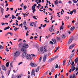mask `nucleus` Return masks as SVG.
<instances>
[{"label": "nucleus", "instance_id": "f257e3e1", "mask_svg": "<svg viewBox=\"0 0 78 78\" xmlns=\"http://www.w3.org/2000/svg\"><path fill=\"white\" fill-rule=\"evenodd\" d=\"M78 71L76 73H74L73 75H70L69 76V78H76V76L75 75H76V76L78 75Z\"/></svg>", "mask_w": 78, "mask_h": 78}, {"label": "nucleus", "instance_id": "f03ea898", "mask_svg": "<svg viewBox=\"0 0 78 78\" xmlns=\"http://www.w3.org/2000/svg\"><path fill=\"white\" fill-rule=\"evenodd\" d=\"M73 55H74V54H73L70 55L69 56L70 59L69 62H68V65L69 66L71 64V62H72V59L73 56Z\"/></svg>", "mask_w": 78, "mask_h": 78}, {"label": "nucleus", "instance_id": "7ed1b4c3", "mask_svg": "<svg viewBox=\"0 0 78 78\" xmlns=\"http://www.w3.org/2000/svg\"><path fill=\"white\" fill-rule=\"evenodd\" d=\"M19 55H20V52L19 51H16L14 54V56L15 57H18Z\"/></svg>", "mask_w": 78, "mask_h": 78}, {"label": "nucleus", "instance_id": "20e7f679", "mask_svg": "<svg viewBox=\"0 0 78 78\" xmlns=\"http://www.w3.org/2000/svg\"><path fill=\"white\" fill-rule=\"evenodd\" d=\"M21 51H22V52H27V49L25 48L24 47H23V46L22 47V48L21 49Z\"/></svg>", "mask_w": 78, "mask_h": 78}, {"label": "nucleus", "instance_id": "39448f33", "mask_svg": "<svg viewBox=\"0 0 78 78\" xmlns=\"http://www.w3.org/2000/svg\"><path fill=\"white\" fill-rule=\"evenodd\" d=\"M36 71H35V70H34V69H32L31 73V76H33V75H34V76H35V72Z\"/></svg>", "mask_w": 78, "mask_h": 78}, {"label": "nucleus", "instance_id": "423d86ee", "mask_svg": "<svg viewBox=\"0 0 78 78\" xmlns=\"http://www.w3.org/2000/svg\"><path fill=\"white\" fill-rule=\"evenodd\" d=\"M23 47L27 49V48H28L29 46L28 45V44H24Z\"/></svg>", "mask_w": 78, "mask_h": 78}, {"label": "nucleus", "instance_id": "0eeeda50", "mask_svg": "<svg viewBox=\"0 0 78 78\" xmlns=\"http://www.w3.org/2000/svg\"><path fill=\"white\" fill-rule=\"evenodd\" d=\"M75 45H76V44H71L69 47V49H72V48H73V47H75Z\"/></svg>", "mask_w": 78, "mask_h": 78}, {"label": "nucleus", "instance_id": "6e6552de", "mask_svg": "<svg viewBox=\"0 0 78 78\" xmlns=\"http://www.w3.org/2000/svg\"><path fill=\"white\" fill-rule=\"evenodd\" d=\"M27 59H33V57H31V55H27Z\"/></svg>", "mask_w": 78, "mask_h": 78}, {"label": "nucleus", "instance_id": "1a4fd4ad", "mask_svg": "<svg viewBox=\"0 0 78 78\" xmlns=\"http://www.w3.org/2000/svg\"><path fill=\"white\" fill-rule=\"evenodd\" d=\"M47 55H44L43 57V61L44 62H45L46 61V59H47Z\"/></svg>", "mask_w": 78, "mask_h": 78}, {"label": "nucleus", "instance_id": "9d476101", "mask_svg": "<svg viewBox=\"0 0 78 78\" xmlns=\"http://www.w3.org/2000/svg\"><path fill=\"white\" fill-rule=\"evenodd\" d=\"M30 65L31 67H36L37 66V65L35 64V63H30Z\"/></svg>", "mask_w": 78, "mask_h": 78}, {"label": "nucleus", "instance_id": "9b49d317", "mask_svg": "<svg viewBox=\"0 0 78 78\" xmlns=\"http://www.w3.org/2000/svg\"><path fill=\"white\" fill-rule=\"evenodd\" d=\"M38 51H41V52H42L44 51V48L42 47H41L40 48V50L38 49Z\"/></svg>", "mask_w": 78, "mask_h": 78}, {"label": "nucleus", "instance_id": "f8f14e48", "mask_svg": "<svg viewBox=\"0 0 78 78\" xmlns=\"http://www.w3.org/2000/svg\"><path fill=\"white\" fill-rule=\"evenodd\" d=\"M71 68L72 69V71L73 72V71H74V70H75V69H76V68H75V66H71Z\"/></svg>", "mask_w": 78, "mask_h": 78}, {"label": "nucleus", "instance_id": "ddd939ff", "mask_svg": "<svg viewBox=\"0 0 78 78\" xmlns=\"http://www.w3.org/2000/svg\"><path fill=\"white\" fill-rule=\"evenodd\" d=\"M37 5H36V4H34V5H33L32 7V10H33V9H35V8H36V7L35 6H37Z\"/></svg>", "mask_w": 78, "mask_h": 78}, {"label": "nucleus", "instance_id": "4468645a", "mask_svg": "<svg viewBox=\"0 0 78 78\" xmlns=\"http://www.w3.org/2000/svg\"><path fill=\"white\" fill-rule=\"evenodd\" d=\"M2 69L3 70H6V67L4 66V65L2 66Z\"/></svg>", "mask_w": 78, "mask_h": 78}, {"label": "nucleus", "instance_id": "2eb2a0df", "mask_svg": "<svg viewBox=\"0 0 78 78\" xmlns=\"http://www.w3.org/2000/svg\"><path fill=\"white\" fill-rule=\"evenodd\" d=\"M23 55L24 56H28V54L26 52H24L23 53Z\"/></svg>", "mask_w": 78, "mask_h": 78}, {"label": "nucleus", "instance_id": "dca6fc26", "mask_svg": "<svg viewBox=\"0 0 78 78\" xmlns=\"http://www.w3.org/2000/svg\"><path fill=\"white\" fill-rule=\"evenodd\" d=\"M49 31L50 32H52L54 31V29H53V27H50L49 28Z\"/></svg>", "mask_w": 78, "mask_h": 78}, {"label": "nucleus", "instance_id": "f3484780", "mask_svg": "<svg viewBox=\"0 0 78 78\" xmlns=\"http://www.w3.org/2000/svg\"><path fill=\"white\" fill-rule=\"evenodd\" d=\"M9 63L8 62L6 63L5 64V66L6 67H9Z\"/></svg>", "mask_w": 78, "mask_h": 78}, {"label": "nucleus", "instance_id": "a211bd4d", "mask_svg": "<svg viewBox=\"0 0 78 78\" xmlns=\"http://www.w3.org/2000/svg\"><path fill=\"white\" fill-rule=\"evenodd\" d=\"M1 12L2 13V14H3L4 12V9H3V8H1Z\"/></svg>", "mask_w": 78, "mask_h": 78}, {"label": "nucleus", "instance_id": "6ab92c4d", "mask_svg": "<svg viewBox=\"0 0 78 78\" xmlns=\"http://www.w3.org/2000/svg\"><path fill=\"white\" fill-rule=\"evenodd\" d=\"M72 41H73V39H70L69 40V41L68 42V44H70L72 43Z\"/></svg>", "mask_w": 78, "mask_h": 78}, {"label": "nucleus", "instance_id": "aec40b11", "mask_svg": "<svg viewBox=\"0 0 78 78\" xmlns=\"http://www.w3.org/2000/svg\"><path fill=\"white\" fill-rule=\"evenodd\" d=\"M75 30V27H71L70 28V30L71 31H73Z\"/></svg>", "mask_w": 78, "mask_h": 78}, {"label": "nucleus", "instance_id": "412c9836", "mask_svg": "<svg viewBox=\"0 0 78 78\" xmlns=\"http://www.w3.org/2000/svg\"><path fill=\"white\" fill-rule=\"evenodd\" d=\"M78 61V57L77 58H76L74 62L75 63H77Z\"/></svg>", "mask_w": 78, "mask_h": 78}, {"label": "nucleus", "instance_id": "4be33fe9", "mask_svg": "<svg viewBox=\"0 0 78 78\" xmlns=\"http://www.w3.org/2000/svg\"><path fill=\"white\" fill-rule=\"evenodd\" d=\"M54 60V58H51L49 60V62H51V61H53Z\"/></svg>", "mask_w": 78, "mask_h": 78}, {"label": "nucleus", "instance_id": "5701e85b", "mask_svg": "<svg viewBox=\"0 0 78 78\" xmlns=\"http://www.w3.org/2000/svg\"><path fill=\"white\" fill-rule=\"evenodd\" d=\"M62 37L63 38V39H64L66 38V35L64 34H62Z\"/></svg>", "mask_w": 78, "mask_h": 78}, {"label": "nucleus", "instance_id": "b1692460", "mask_svg": "<svg viewBox=\"0 0 78 78\" xmlns=\"http://www.w3.org/2000/svg\"><path fill=\"white\" fill-rule=\"evenodd\" d=\"M59 47H58L56 48L55 50L54 51V52H56L58 50H59Z\"/></svg>", "mask_w": 78, "mask_h": 78}, {"label": "nucleus", "instance_id": "393cba45", "mask_svg": "<svg viewBox=\"0 0 78 78\" xmlns=\"http://www.w3.org/2000/svg\"><path fill=\"white\" fill-rule=\"evenodd\" d=\"M10 28V27H5L4 28V30H8V29H9Z\"/></svg>", "mask_w": 78, "mask_h": 78}, {"label": "nucleus", "instance_id": "a878e982", "mask_svg": "<svg viewBox=\"0 0 78 78\" xmlns=\"http://www.w3.org/2000/svg\"><path fill=\"white\" fill-rule=\"evenodd\" d=\"M66 60H64L63 62V66H64L65 65V64H66Z\"/></svg>", "mask_w": 78, "mask_h": 78}, {"label": "nucleus", "instance_id": "bb28decb", "mask_svg": "<svg viewBox=\"0 0 78 78\" xmlns=\"http://www.w3.org/2000/svg\"><path fill=\"white\" fill-rule=\"evenodd\" d=\"M40 68V67L39 66H38L36 70V72H38V71H39V68Z\"/></svg>", "mask_w": 78, "mask_h": 78}, {"label": "nucleus", "instance_id": "cd10ccee", "mask_svg": "<svg viewBox=\"0 0 78 78\" xmlns=\"http://www.w3.org/2000/svg\"><path fill=\"white\" fill-rule=\"evenodd\" d=\"M33 25H34V23L33 22L30 23V26H33Z\"/></svg>", "mask_w": 78, "mask_h": 78}, {"label": "nucleus", "instance_id": "c85d7f7f", "mask_svg": "<svg viewBox=\"0 0 78 78\" xmlns=\"http://www.w3.org/2000/svg\"><path fill=\"white\" fill-rule=\"evenodd\" d=\"M4 48L3 46L2 45H0V49H3Z\"/></svg>", "mask_w": 78, "mask_h": 78}, {"label": "nucleus", "instance_id": "c756f323", "mask_svg": "<svg viewBox=\"0 0 78 78\" xmlns=\"http://www.w3.org/2000/svg\"><path fill=\"white\" fill-rule=\"evenodd\" d=\"M52 41H53L54 42V44H55V43H56V40H55V39H53L52 40Z\"/></svg>", "mask_w": 78, "mask_h": 78}, {"label": "nucleus", "instance_id": "7c9ffc66", "mask_svg": "<svg viewBox=\"0 0 78 78\" xmlns=\"http://www.w3.org/2000/svg\"><path fill=\"white\" fill-rule=\"evenodd\" d=\"M40 6H41V4H38V6H37V8H39L38 9H39V7H40Z\"/></svg>", "mask_w": 78, "mask_h": 78}, {"label": "nucleus", "instance_id": "2f4dec72", "mask_svg": "<svg viewBox=\"0 0 78 78\" xmlns=\"http://www.w3.org/2000/svg\"><path fill=\"white\" fill-rule=\"evenodd\" d=\"M8 34H9L11 36H12L13 35V34L11 32H8Z\"/></svg>", "mask_w": 78, "mask_h": 78}, {"label": "nucleus", "instance_id": "473e14b6", "mask_svg": "<svg viewBox=\"0 0 78 78\" xmlns=\"http://www.w3.org/2000/svg\"><path fill=\"white\" fill-rule=\"evenodd\" d=\"M26 23H27V21H24L23 22V25H24V26H25L26 25Z\"/></svg>", "mask_w": 78, "mask_h": 78}, {"label": "nucleus", "instance_id": "72a5a7b5", "mask_svg": "<svg viewBox=\"0 0 78 78\" xmlns=\"http://www.w3.org/2000/svg\"><path fill=\"white\" fill-rule=\"evenodd\" d=\"M41 60H42V56H41V57H40V58L39 60V62H41Z\"/></svg>", "mask_w": 78, "mask_h": 78}, {"label": "nucleus", "instance_id": "f704fd0d", "mask_svg": "<svg viewBox=\"0 0 78 78\" xmlns=\"http://www.w3.org/2000/svg\"><path fill=\"white\" fill-rule=\"evenodd\" d=\"M76 10L74 9L73 10V12H74V13L75 14V13H76Z\"/></svg>", "mask_w": 78, "mask_h": 78}, {"label": "nucleus", "instance_id": "c9c22d12", "mask_svg": "<svg viewBox=\"0 0 78 78\" xmlns=\"http://www.w3.org/2000/svg\"><path fill=\"white\" fill-rule=\"evenodd\" d=\"M73 2L74 3H77V1L75 0H72Z\"/></svg>", "mask_w": 78, "mask_h": 78}, {"label": "nucleus", "instance_id": "e433bc0d", "mask_svg": "<svg viewBox=\"0 0 78 78\" xmlns=\"http://www.w3.org/2000/svg\"><path fill=\"white\" fill-rule=\"evenodd\" d=\"M12 18L13 19H14V18H15V16H14V15H12Z\"/></svg>", "mask_w": 78, "mask_h": 78}, {"label": "nucleus", "instance_id": "4c0bfd02", "mask_svg": "<svg viewBox=\"0 0 78 78\" xmlns=\"http://www.w3.org/2000/svg\"><path fill=\"white\" fill-rule=\"evenodd\" d=\"M54 2H55L54 3L55 5H58V2L55 1Z\"/></svg>", "mask_w": 78, "mask_h": 78}, {"label": "nucleus", "instance_id": "58836bf2", "mask_svg": "<svg viewBox=\"0 0 78 78\" xmlns=\"http://www.w3.org/2000/svg\"><path fill=\"white\" fill-rule=\"evenodd\" d=\"M10 66L11 67H12V62H11V63H10Z\"/></svg>", "mask_w": 78, "mask_h": 78}, {"label": "nucleus", "instance_id": "ea45409f", "mask_svg": "<svg viewBox=\"0 0 78 78\" xmlns=\"http://www.w3.org/2000/svg\"><path fill=\"white\" fill-rule=\"evenodd\" d=\"M23 27H25V30H27V29H28V27H26V26H23Z\"/></svg>", "mask_w": 78, "mask_h": 78}, {"label": "nucleus", "instance_id": "a19ab883", "mask_svg": "<svg viewBox=\"0 0 78 78\" xmlns=\"http://www.w3.org/2000/svg\"><path fill=\"white\" fill-rule=\"evenodd\" d=\"M49 43H50V44H51L52 45H53L54 44L53 42L51 41H50L49 42Z\"/></svg>", "mask_w": 78, "mask_h": 78}, {"label": "nucleus", "instance_id": "79ce46f5", "mask_svg": "<svg viewBox=\"0 0 78 78\" xmlns=\"http://www.w3.org/2000/svg\"><path fill=\"white\" fill-rule=\"evenodd\" d=\"M31 57H32V58L34 57L35 56V55H34V54H31Z\"/></svg>", "mask_w": 78, "mask_h": 78}, {"label": "nucleus", "instance_id": "37998d69", "mask_svg": "<svg viewBox=\"0 0 78 78\" xmlns=\"http://www.w3.org/2000/svg\"><path fill=\"white\" fill-rule=\"evenodd\" d=\"M63 28H64V27H63L61 26L60 27V30H63Z\"/></svg>", "mask_w": 78, "mask_h": 78}, {"label": "nucleus", "instance_id": "c03bdc74", "mask_svg": "<svg viewBox=\"0 0 78 78\" xmlns=\"http://www.w3.org/2000/svg\"><path fill=\"white\" fill-rule=\"evenodd\" d=\"M57 40H58V41H59L60 40V37H57Z\"/></svg>", "mask_w": 78, "mask_h": 78}, {"label": "nucleus", "instance_id": "a18cd8bd", "mask_svg": "<svg viewBox=\"0 0 78 78\" xmlns=\"http://www.w3.org/2000/svg\"><path fill=\"white\" fill-rule=\"evenodd\" d=\"M18 20H20V19H21V17L20 16H18Z\"/></svg>", "mask_w": 78, "mask_h": 78}, {"label": "nucleus", "instance_id": "49530a36", "mask_svg": "<svg viewBox=\"0 0 78 78\" xmlns=\"http://www.w3.org/2000/svg\"><path fill=\"white\" fill-rule=\"evenodd\" d=\"M22 43H20L19 44V46L20 47L22 46Z\"/></svg>", "mask_w": 78, "mask_h": 78}, {"label": "nucleus", "instance_id": "de8ad7c7", "mask_svg": "<svg viewBox=\"0 0 78 78\" xmlns=\"http://www.w3.org/2000/svg\"><path fill=\"white\" fill-rule=\"evenodd\" d=\"M22 63H23V62H20L19 64H18V65L19 66V65H20V64H22Z\"/></svg>", "mask_w": 78, "mask_h": 78}, {"label": "nucleus", "instance_id": "09e8293b", "mask_svg": "<svg viewBox=\"0 0 78 78\" xmlns=\"http://www.w3.org/2000/svg\"><path fill=\"white\" fill-rule=\"evenodd\" d=\"M17 78H21V75H20L17 76Z\"/></svg>", "mask_w": 78, "mask_h": 78}, {"label": "nucleus", "instance_id": "8fccbe9b", "mask_svg": "<svg viewBox=\"0 0 78 78\" xmlns=\"http://www.w3.org/2000/svg\"><path fill=\"white\" fill-rule=\"evenodd\" d=\"M72 14H73V11H71L70 12V14L71 15H72Z\"/></svg>", "mask_w": 78, "mask_h": 78}, {"label": "nucleus", "instance_id": "3c124183", "mask_svg": "<svg viewBox=\"0 0 78 78\" xmlns=\"http://www.w3.org/2000/svg\"><path fill=\"white\" fill-rule=\"evenodd\" d=\"M35 11H36V9H33V13H34V12H35Z\"/></svg>", "mask_w": 78, "mask_h": 78}, {"label": "nucleus", "instance_id": "603ef678", "mask_svg": "<svg viewBox=\"0 0 78 78\" xmlns=\"http://www.w3.org/2000/svg\"><path fill=\"white\" fill-rule=\"evenodd\" d=\"M57 76H58V74H56V75L55 76V78H57Z\"/></svg>", "mask_w": 78, "mask_h": 78}, {"label": "nucleus", "instance_id": "864d4df0", "mask_svg": "<svg viewBox=\"0 0 78 78\" xmlns=\"http://www.w3.org/2000/svg\"><path fill=\"white\" fill-rule=\"evenodd\" d=\"M34 19H36V20H37V18L36 17V16H34L33 17Z\"/></svg>", "mask_w": 78, "mask_h": 78}, {"label": "nucleus", "instance_id": "5fc2aeb1", "mask_svg": "<svg viewBox=\"0 0 78 78\" xmlns=\"http://www.w3.org/2000/svg\"><path fill=\"white\" fill-rule=\"evenodd\" d=\"M58 64H56L55 66V68H58Z\"/></svg>", "mask_w": 78, "mask_h": 78}, {"label": "nucleus", "instance_id": "6e6d98bb", "mask_svg": "<svg viewBox=\"0 0 78 78\" xmlns=\"http://www.w3.org/2000/svg\"><path fill=\"white\" fill-rule=\"evenodd\" d=\"M73 64H74V62H72L71 64V65H72V66H73Z\"/></svg>", "mask_w": 78, "mask_h": 78}, {"label": "nucleus", "instance_id": "4d7b16f0", "mask_svg": "<svg viewBox=\"0 0 78 78\" xmlns=\"http://www.w3.org/2000/svg\"><path fill=\"white\" fill-rule=\"evenodd\" d=\"M5 50L6 51H9V50L8 48H7Z\"/></svg>", "mask_w": 78, "mask_h": 78}, {"label": "nucleus", "instance_id": "13d9d810", "mask_svg": "<svg viewBox=\"0 0 78 78\" xmlns=\"http://www.w3.org/2000/svg\"><path fill=\"white\" fill-rule=\"evenodd\" d=\"M62 3V1H58V3Z\"/></svg>", "mask_w": 78, "mask_h": 78}, {"label": "nucleus", "instance_id": "bf43d9fd", "mask_svg": "<svg viewBox=\"0 0 78 78\" xmlns=\"http://www.w3.org/2000/svg\"><path fill=\"white\" fill-rule=\"evenodd\" d=\"M41 3V0H38V3Z\"/></svg>", "mask_w": 78, "mask_h": 78}, {"label": "nucleus", "instance_id": "052dcab7", "mask_svg": "<svg viewBox=\"0 0 78 78\" xmlns=\"http://www.w3.org/2000/svg\"><path fill=\"white\" fill-rule=\"evenodd\" d=\"M22 39H19L18 40V42H20V41H22Z\"/></svg>", "mask_w": 78, "mask_h": 78}, {"label": "nucleus", "instance_id": "680f3d73", "mask_svg": "<svg viewBox=\"0 0 78 78\" xmlns=\"http://www.w3.org/2000/svg\"><path fill=\"white\" fill-rule=\"evenodd\" d=\"M68 3H72V2L70 1H69L68 2Z\"/></svg>", "mask_w": 78, "mask_h": 78}, {"label": "nucleus", "instance_id": "e2e57ef3", "mask_svg": "<svg viewBox=\"0 0 78 78\" xmlns=\"http://www.w3.org/2000/svg\"><path fill=\"white\" fill-rule=\"evenodd\" d=\"M27 78H31V77L30 76L28 75L27 76Z\"/></svg>", "mask_w": 78, "mask_h": 78}, {"label": "nucleus", "instance_id": "0e129e2a", "mask_svg": "<svg viewBox=\"0 0 78 78\" xmlns=\"http://www.w3.org/2000/svg\"><path fill=\"white\" fill-rule=\"evenodd\" d=\"M1 24H2V26H3V25H5V23H2Z\"/></svg>", "mask_w": 78, "mask_h": 78}, {"label": "nucleus", "instance_id": "69168bd1", "mask_svg": "<svg viewBox=\"0 0 78 78\" xmlns=\"http://www.w3.org/2000/svg\"><path fill=\"white\" fill-rule=\"evenodd\" d=\"M58 55H57L55 57V58H58Z\"/></svg>", "mask_w": 78, "mask_h": 78}, {"label": "nucleus", "instance_id": "338daca9", "mask_svg": "<svg viewBox=\"0 0 78 78\" xmlns=\"http://www.w3.org/2000/svg\"><path fill=\"white\" fill-rule=\"evenodd\" d=\"M1 6H4V4L2 3L1 4Z\"/></svg>", "mask_w": 78, "mask_h": 78}, {"label": "nucleus", "instance_id": "774afa93", "mask_svg": "<svg viewBox=\"0 0 78 78\" xmlns=\"http://www.w3.org/2000/svg\"><path fill=\"white\" fill-rule=\"evenodd\" d=\"M76 71H78V68H76Z\"/></svg>", "mask_w": 78, "mask_h": 78}]
</instances>
